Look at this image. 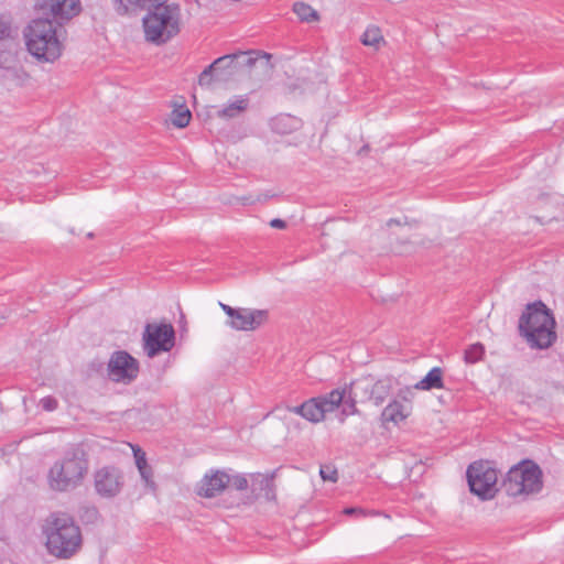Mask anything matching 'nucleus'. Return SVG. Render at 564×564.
<instances>
[{
	"label": "nucleus",
	"instance_id": "nucleus-1",
	"mask_svg": "<svg viewBox=\"0 0 564 564\" xmlns=\"http://www.w3.org/2000/svg\"><path fill=\"white\" fill-rule=\"evenodd\" d=\"M116 11L126 14L138 9L148 10L143 18L145 40L161 45L181 31V10L177 4H165L167 0H112Z\"/></svg>",
	"mask_w": 564,
	"mask_h": 564
},
{
	"label": "nucleus",
	"instance_id": "nucleus-2",
	"mask_svg": "<svg viewBox=\"0 0 564 564\" xmlns=\"http://www.w3.org/2000/svg\"><path fill=\"white\" fill-rule=\"evenodd\" d=\"M88 470L89 457L87 451L80 444L72 445L48 469V487L58 492L74 490L84 482Z\"/></svg>",
	"mask_w": 564,
	"mask_h": 564
},
{
	"label": "nucleus",
	"instance_id": "nucleus-3",
	"mask_svg": "<svg viewBox=\"0 0 564 564\" xmlns=\"http://www.w3.org/2000/svg\"><path fill=\"white\" fill-rule=\"evenodd\" d=\"M43 533L50 554L58 558L72 557L82 546L80 529L67 513H52L45 520Z\"/></svg>",
	"mask_w": 564,
	"mask_h": 564
},
{
	"label": "nucleus",
	"instance_id": "nucleus-4",
	"mask_svg": "<svg viewBox=\"0 0 564 564\" xmlns=\"http://www.w3.org/2000/svg\"><path fill=\"white\" fill-rule=\"evenodd\" d=\"M555 321L541 301L528 304L519 319V332L532 348H549L556 339Z\"/></svg>",
	"mask_w": 564,
	"mask_h": 564
},
{
	"label": "nucleus",
	"instance_id": "nucleus-5",
	"mask_svg": "<svg viewBox=\"0 0 564 564\" xmlns=\"http://www.w3.org/2000/svg\"><path fill=\"white\" fill-rule=\"evenodd\" d=\"M24 37L28 51L40 61L54 62L62 54L56 26L47 18L34 19L25 29Z\"/></svg>",
	"mask_w": 564,
	"mask_h": 564
},
{
	"label": "nucleus",
	"instance_id": "nucleus-6",
	"mask_svg": "<svg viewBox=\"0 0 564 564\" xmlns=\"http://www.w3.org/2000/svg\"><path fill=\"white\" fill-rule=\"evenodd\" d=\"M502 486L511 497L539 492L543 486L542 470L535 463L524 460L510 468Z\"/></svg>",
	"mask_w": 564,
	"mask_h": 564
},
{
	"label": "nucleus",
	"instance_id": "nucleus-7",
	"mask_svg": "<svg viewBox=\"0 0 564 564\" xmlns=\"http://www.w3.org/2000/svg\"><path fill=\"white\" fill-rule=\"evenodd\" d=\"M469 489L482 500L492 499L498 489V473L489 462H474L466 471Z\"/></svg>",
	"mask_w": 564,
	"mask_h": 564
},
{
	"label": "nucleus",
	"instance_id": "nucleus-8",
	"mask_svg": "<svg viewBox=\"0 0 564 564\" xmlns=\"http://www.w3.org/2000/svg\"><path fill=\"white\" fill-rule=\"evenodd\" d=\"M175 345V330L169 323H148L143 332V350L149 358L170 351Z\"/></svg>",
	"mask_w": 564,
	"mask_h": 564
},
{
	"label": "nucleus",
	"instance_id": "nucleus-9",
	"mask_svg": "<svg viewBox=\"0 0 564 564\" xmlns=\"http://www.w3.org/2000/svg\"><path fill=\"white\" fill-rule=\"evenodd\" d=\"M219 306L229 318L227 325L235 330H256L268 321L269 316L265 310L235 308L221 302H219Z\"/></svg>",
	"mask_w": 564,
	"mask_h": 564
},
{
	"label": "nucleus",
	"instance_id": "nucleus-10",
	"mask_svg": "<svg viewBox=\"0 0 564 564\" xmlns=\"http://www.w3.org/2000/svg\"><path fill=\"white\" fill-rule=\"evenodd\" d=\"M107 370L111 381L130 384L139 375V361L127 351L118 350L111 355Z\"/></svg>",
	"mask_w": 564,
	"mask_h": 564
},
{
	"label": "nucleus",
	"instance_id": "nucleus-11",
	"mask_svg": "<svg viewBox=\"0 0 564 564\" xmlns=\"http://www.w3.org/2000/svg\"><path fill=\"white\" fill-rule=\"evenodd\" d=\"M122 471L113 466H105L94 474V486L96 492L102 498H113L123 488Z\"/></svg>",
	"mask_w": 564,
	"mask_h": 564
},
{
	"label": "nucleus",
	"instance_id": "nucleus-12",
	"mask_svg": "<svg viewBox=\"0 0 564 564\" xmlns=\"http://www.w3.org/2000/svg\"><path fill=\"white\" fill-rule=\"evenodd\" d=\"M36 6L56 22L70 20L80 12L79 0H36Z\"/></svg>",
	"mask_w": 564,
	"mask_h": 564
},
{
	"label": "nucleus",
	"instance_id": "nucleus-13",
	"mask_svg": "<svg viewBox=\"0 0 564 564\" xmlns=\"http://www.w3.org/2000/svg\"><path fill=\"white\" fill-rule=\"evenodd\" d=\"M229 485V474L224 470H210L199 481L197 495L204 498L219 496Z\"/></svg>",
	"mask_w": 564,
	"mask_h": 564
},
{
	"label": "nucleus",
	"instance_id": "nucleus-14",
	"mask_svg": "<svg viewBox=\"0 0 564 564\" xmlns=\"http://www.w3.org/2000/svg\"><path fill=\"white\" fill-rule=\"evenodd\" d=\"M17 29L13 28L11 18L0 15V67H2L10 57L8 45L17 37Z\"/></svg>",
	"mask_w": 564,
	"mask_h": 564
},
{
	"label": "nucleus",
	"instance_id": "nucleus-15",
	"mask_svg": "<svg viewBox=\"0 0 564 564\" xmlns=\"http://www.w3.org/2000/svg\"><path fill=\"white\" fill-rule=\"evenodd\" d=\"M240 58L243 59L241 65L247 67H251L256 63V58L247 56L246 53L225 55L213 62L215 70H226L228 75H232L238 69Z\"/></svg>",
	"mask_w": 564,
	"mask_h": 564
},
{
	"label": "nucleus",
	"instance_id": "nucleus-16",
	"mask_svg": "<svg viewBox=\"0 0 564 564\" xmlns=\"http://www.w3.org/2000/svg\"><path fill=\"white\" fill-rule=\"evenodd\" d=\"M301 120L291 115H279L271 119V130L278 134H290L301 128Z\"/></svg>",
	"mask_w": 564,
	"mask_h": 564
},
{
	"label": "nucleus",
	"instance_id": "nucleus-17",
	"mask_svg": "<svg viewBox=\"0 0 564 564\" xmlns=\"http://www.w3.org/2000/svg\"><path fill=\"white\" fill-rule=\"evenodd\" d=\"M411 413V405L403 404L399 400L390 402L382 411L381 417L384 422L398 424L405 420Z\"/></svg>",
	"mask_w": 564,
	"mask_h": 564
},
{
	"label": "nucleus",
	"instance_id": "nucleus-18",
	"mask_svg": "<svg viewBox=\"0 0 564 564\" xmlns=\"http://www.w3.org/2000/svg\"><path fill=\"white\" fill-rule=\"evenodd\" d=\"M249 102L248 97L236 96L224 108L217 111V117L221 119L237 118L249 108Z\"/></svg>",
	"mask_w": 564,
	"mask_h": 564
},
{
	"label": "nucleus",
	"instance_id": "nucleus-19",
	"mask_svg": "<svg viewBox=\"0 0 564 564\" xmlns=\"http://www.w3.org/2000/svg\"><path fill=\"white\" fill-rule=\"evenodd\" d=\"M443 387V370L440 367L431 369L422 380L414 384V389L417 390L442 389Z\"/></svg>",
	"mask_w": 564,
	"mask_h": 564
},
{
	"label": "nucleus",
	"instance_id": "nucleus-20",
	"mask_svg": "<svg viewBox=\"0 0 564 564\" xmlns=\"http://www.w3.org/2000/svg\"><path fill=\"white\" fill-rule=\"evenodd\" d=\"M3 84L8 89L24 86L29 80V75L21 68H8L2 76Z\"/></svg>",
	"mask_w": 564,
	"mask_h": 564
},
{
	"label": "nucleus",
	"instance_id": "nucleus-21",
	"mask_svg": "<svg viewBox=\"0 0 564 564\" xmlns=\"http://www.w3.org/2000/svg\"><path fill=\"white\" fill-rule=\"evenodd\" d=\"M346 390L335 389L325 395L317 397L319 405H322L324 412L334 411L344 401Z\"/></svg>",
	"mask_w": 564,
	"mask_h": 564
},
{
	"label": "nucleus",
	"instance_id": "nucleus-22",
	"mask_svg": "<svg viewBox=\"0 0 564 564\" xmlns=\"http://www.w3.org/2000/svg\"><path fill=\"white\" fill-rule=\"evenodd\" d=\"M369 387H370V384L368 382L365 387H361L360 382L351 384L348 399L344 398V401L341 402V403H344V409H343L344 415H350V414H355L357 412L356 400L359 395L358 390L361 388L365 392H367L369 390Z\"/></svg>",
	"mask_w": 564,
	"mask_h": 564
},
{
	"label": "nucleus",
	"instance_id": "nucleus-23",
	"mask_svg": "<svg viewBox=\"0 0 564 564\" xmlns=\"http://www.w3.org/2000/svg\"><path fill=\"white\" fill-rule=\"evenodd\" d=\"M305 408L306 409L304 413H302V417L307 421L316 423L324 419L325 412L316 398L305 401Z\"/></svg>",
	"mask_w": 564,
	"mask_h": 564
},
{
	"label": "nucleus",
	"instance_id": "nucleus-24",
	"mask_svg": "<svg viewBox=\"0 0 564 564\" xmlns=\"http://www.w3.org/2000/svg\"><path fill=\"white\" fill-rule=\"evenodd\" d=\"M293 12L302 22L311 23L319 20L318 12L305 2H295L293 4Z\"/></svg>",
	"mask_w": 564,
	"mask_h": 564
},
{
	"label": "nucleus",
	"instance_id": "nucleus-25",
	"mask_svg": "<svg viewBox=\"0 0 564 564\" xmlns=\"http://www.w3.org/2000/svg\"><path fill=\"white\" fill-rule=\"evenodd\" d=\"M381 42H383V36L380 29L377 26L367 28L361 36V43L366 46L378 48Z\"/></svg>",
	"mask_w": 564,
	"mask_h": 564
},
{
	"label": "nucleus",
	"instance_id": "nucleus-26",
	"mask_svg": "<svg viewBox=\"0 0 564 564\" xmlns=\"http://www.w3.org/2000/svg\"><path fill=\"white\" fill-rule=\"evenodd\" d=\"M191 118V111L186 107L181 106L172 111L171 122L177 128H185L188 126Z\"/></svg>",
	"mask_w": 564,
	"mask_h": 564
},
{
	"label": "nucleus",
	"instance_id": "nucleus-27",
	"mask_svg": "<svg viewBox=\"0 0 564 564\" xmlns=\"http://www.w3.org/2000/svg\"><path fill=\"white\" fill-rule=\"evenodd\" d=\"M388 395V387L383 381H377L371 386L369 399L375 405L383 403Z\"/></svg>",
	"mask_w": 564,
	"mask_h": 564
},
{
	"label": "nucleus",
	"instance_id": "nucleus-28",
	"mask_svg": "<svg viewBox=\"0 0 564 564\" xmlns=\"http://www.w3.org/2000/svg\"><path fill=\"white\" fill-rule=\"evenodd\" d=\"M485 352L481 344L470 345L464 354V359L467 364H475L479 361Z\"/></svg>",
	"mask_w": 564,
	"mask_h": 564
},
{
	"label": "nucleus",
	"instance_id": "nucleus-29",
	"mask_svg": "<svg viewBox=\"0 0 564 564\" xmlns=\"http://www.w3.org/2000/svg\"><path fill=\"white\" fill-rule=\"evenodd\" d=\"M249 481L243 474L229 475L228 488L243 491L248 488Z\"/></svg>",
	"mask_w": 564,
	"mask_h": 564
},
{
	"label": "nucleus",
	"instance_id": "nucleus-30",
	"mask_svg": "<svg viewBox=\"0 0 564 564\" xmlns=\"http://www.w3.org/2000/svg\"><path fill=\"white\" fill-rule=\"evenodd\" d=\"M139 473L141 475V478L144 480L145 486L149 487L152 490L156 489V485L153 480V470L152 467L148 464L143 466L142 468H138Z\"/></svg>",
	"mask_w": 564,
	"mask_h": 564
},
{
	"label": "nucleus",
	"instance_id": "nucleus-31",
	"mask_svg": "<svg viewBox=\"0 0 564 564\" xmlns=\"http://www.w3.org/2000/svg\"><path fill=\"white\" fill-rule=\"evenodd\" d=\"M319 475L323 480H329L333 482H336L338 478L337 469L330 465L321 466Z\"/></svg>",
	"mask_w": 564,
	"mask_h": 564
},
{
	"label": "nucleus",
	"instance_id": "nucleus-32",
	"mask_svg": "<svg viewBox=\"0 0 564 564\" xmlns=\"http://www.w3.org/2000/svg\"><path fill=\"white\" fill-rule=\"evenodd\" d=\"M215 70V65L212 63L209 66H207L199 75L198 77V84L200 86H207L210 84L212 80V73Z\"/></svg>",
	"mask_w": 564,
	"mask_h": 564
},
{
	"label": "nucleus",
	"instance_id": "nucleus-33",
	"mask_svg": "<svg viewBox=\"0 0 564 564\" xmlns=\"http://www.w3.org/2000/svg\"><path fill=\"white\" fill-rule=\"evenodd\" d=\"M40 404L45 411L48 412L56 410L58 406L57 400L51 395L42 398Z\"/></svg>",
	"mask_w": 564,
	"mask_h": 564
},
{
	"label": "nucleus",
	"instance_id": "nucleus-34",
	"mask_svg": "<svg viewBox=\"0 0 564 564\" xmlns=\"http://www.w3.org/2000/svg\"><path fill=\"white\" fill-rule=\"evenodd\" d=\"M397 397H398L397 400L404 401L409 405H411L412 399L414 397V392H413V390L411 388L405 387V388H402V389L399 390Z\"/></svg>",
	"mask_w": 564,
	"mask_h": 564
},
{
	"label": "nucleus",
	"instance_id": "nucleus-35",
	"mask_svg": "<svg viewBox=\"0 0 564 564\" xmlns=\"http://www.w3.org/2000/svg\"><path fill=\"white\" fill-rule=\"evenodd\" d=\"M251 478L253 482H259L261 489L268 488L272 484V479L270 477L263 476L261 474H252Z\"/></svg>",
	"mask_w": 564,
	"mask_h": 564
},
{
	"label": "nucleus",
	"instance_id": "nucleus-36",
	"mask_svg": "<svg viewBox=\"0 0 564 564\" xmlns=\"http://www.w3.org/2000/svg\"><path fill=\"white\" fill-rule=\"evenodd\" d=\"M133 454L138 468H142L143 466L148 465L145 453L141 448H133Z\"/></svg>",
	"mask_w": 564,
	"mask_h": 564
},
{
	"label": "nucleus",
	"instance_id": "nucleus-37",
	"mask_svg": "<svg viewBox=\"0 0 564 564\" xmlns=\"http://www.w3.org/2000/svg\"><path fill=\"white\" fill-rule=\"evenodd\" d=\"M343 512H344V514H347V516H355V514L365 516V511L362 509L355 508V507L345 508Z\"/></svg>",
	"mask_w": 564,
	"mask_h": 564
},
{
	"label": "nucleus",
	"instance_id": "nucleus-38",
	"mask_svg": "<svg viewBox=\"0 0 564 564\" xmlns=\"http://www.w3.org/2000/svg\"><path fill=\"white\" fill-rule=\"evenodd\" d=\"M270 226L276 229H284L286 227V223L280 218H274L270 221Z\"/></svg>",
	"mask_w": 564,
	"mask_h": 564
},
{
	"label": "nucleus",
	"instance_id": "nucleus-39",
	"mask_svg": "<svg viewBox=\"0 0 564 564\" xmlns=\"http://www.w3.org/2000/svg\"><path fill=\"white\" fill-rule=\"evenodd\" d=\"M286 409H288V411H290L292 413H295V414H299V415L302 416V413H304L306 408H305V402H304L301 405L288 406Z\"/></svg>",
	"mask_w": 564,
	"mask_h": 564
},
{
	"label": "nucleus",
	"instance_id": "nucleus-40",
	"mask_svg": "<svg viewBox=\"0 0 564 564\" xmlns=\"http://www.w3.org/2000/svg\"><path fill=\"white\" fill-rule=\"evenodd\" d=\"M387 225H388L389 227H390L391 225H400V221H399V220H397V219H393V218H392V219L388 220Z\"/></svg>",
	"mask_w": 564,
	"mask_h": 564
}]
</instances>
